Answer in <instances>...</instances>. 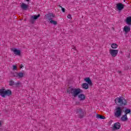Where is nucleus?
Segmentation results:
<instances>
[{
  "mask_svg": "<svg viewBox=\"0 0 131 131\" xmlns=\"http://www.w3.org/2000/svg\"><path fill=\"white\" fill-rule=\"evenodd\" d=\"M67 93L69 94V95H71L72 97L74 98H76L77 97L80 99V101H83V100H85V95L83 94H79L82 93V90L81 89L78 88V89H74L72 87H69L67 89Z\"/></svg>",
  "mask_w": 131,
  "mask_h": 131,
  "instance_id": "obj_1",
  "label": "nucleus"
},
{
  "mask_svg": "<svg viewBox=\"0 0 131 131\" xmlns=\"http://www.w3.org/2000/svg\"><path fill=\"white\" fill-rule=\"evenodd\" d=\"M124 107L118 106L115 110L114 115L117 118H119L122 115V112H124Z\"/></svg>",
  "mask_w": 131,
  "mask_h": 131,
  "instance_id": "obj_2",
  "label": "nucleus"
},
{
  "mask_svg": "<svg viewBox=\"0 0 131 131\" xmlns=\"http://www.w3.org/2000/svg\"><path fill=\"white\" fill-rule=\"evenodd\" d=\"M0 95L3 97V98H6V96L10 97L12 96V91L11 90H6L5 89H0Z\"/></svg>",
  "mask_w": 131,
  "mask_h": 131,
  "instance_id": "obj_3",
  "label": "nucleus"
},
{
  "mask_svg": "<svg viewBox=\"0 0 131 131\" xmlns=\"http://www.w3.org/2000/svg\"><path fill=\"white\" fill-rule=\"evenodd\" d=\"M115 103L116 104L119 103L120 104V106H122L123 105L125 106L127 104V101H126V99H122L121 98L117 97L115 99Z\"/></svg>",
  "mask_w": 131,
  "mask_h": 131,
  "instance_id": "obj_4",
  "label": "nucleus"
},
{
  "mask_svg": "<svg viewBox=\"0 0 131 131\" xmlns=\"http://www.w3.org/2000/svg\"><path fill=\"white\" fill-rule=\"evenodd\" d=\"M76 114H78V118L80 119L83 118L84 117V113H83V111L80 108H77Z\"/></svg>",
  "mask_w": 131,
  "mask_h": 131,
  "instance_id": "obj_5",
  "label": "nucleus"
},
{
  "mask_svg": "<svg viewBox=\"0 0 131 131\" xmlns=\"http://www.w3.org/2000/svg\"><path fill=\"white\" fill-rule=\"evenodd\" d=\"M110 54L111 55L112 57L115 58V57L117 56V54H118V50L110 49Z\"/></svg>",
  "mask_w": 131,
  "mask_h": 131,
  "instance_id": "obj_6",
  "label": "nucleus"
},
{
  "mask_svg": "<svg viewBox=\"0 0 131 131\" xmlns=\"http://www.w3.org/2000/svg\"><path fill=\"white\" fill-rule=\"evenodd\" d=\"M45 17L47 20L50 21L51 20H53V18H55V15L53 13H48L45 15Z\"/></svg>",
  "mask_w": 131,
  "mask_h": 131,
  "instance_id": "obj_7",
  "label": "nucleus"
},
{
  "mask_svg": "<svg viewBox=\"0 0 131 131\" xmlns=\"http://www.w3.org/2000/svg\"><path fill=\"white\" fill-rule=\"evenodd\" d=\"M11 51L12 52H14V54L15 55H16L17 56H20V55H21V51H20L19 50H17L15 48H12Z\"/></svg>",
  "mask_w": 131,
  "mask_h": 131,
  "instance_id": "obj_8",
  "label": "nucleus"
},
{
  "mask_svg": "<svg viewBox=\"0 0 131 131\" xmlns=\"http://www.w3.org/2000/svg\"><path fill=\"white\" fill-rule=\"evenodd\" d=\"M121 126L120 125V123H119V122L115 123L114 124L113 130H115L116 129H119L120 128Z\"/></svg>",
  "mask_w": 131,
  "mask_h": 131,
  "instance_id": "obj_9",
  "label": "nucleus"
},
{
  "mask_svg": "<svg viewBox=\"0 0 131 131\" xmlns=\"http://www.w3.org/2000/svg\"><path fill=\"white\" fill-rule=\"evenodd\" d=\"M117 8L119 11H121L124 9V5L122 4V3H118L117 4Z\"/></svg>",
  "mask_w": 131,
  "mask_h": 131,
  "instance_id": "obj_10",
  "label": "nucleus"
},
{
  "mask_svg": "<svg viewBox=\"0 0 131 131\" xmlns=\"http://www.w3.org/2000/svg\"><path fill=\"white\" fill-rule=\"evenodd\" d=\"M123 31L125 33H128L130 31V27L128 26H125L123 28Z\"/></svg>",
  "mask_w": 131,
  "mask_h": 131,
  "instance_id": "obj_11",
  "label": "nucleus"
},
{
  "mask_svg": "<svg viewBox=\"0 0 131 131\" xmlns=\"http://www.w3.org/2000/svg\"><path fill=\"white\" fill-rule=\"evenodd\" d=\"M85 81L87 82L89 84V85H90V86H92L93 85V82H92V80L90 78V77H88L84 79Z\"/></svg>",
  "mask_w": 131,
  "mask_h": 131,
  "instance_id": "obj_12",
  "label": "nucleus"
},
{
  "mask_svg": "<svg viewBox=\"0 0 131 131\" xmlns=\"http://www.w3.org/2000/svg\"><path fill=\"white\" fill-rule=\"evenodd\" d=\"M125 22L126 24L129 26L131 25V16L127 17L125 19Z\"/></svg>",
  "mask_w": 131,
  "mask_h": 131,
  "instance_id": "obj_13",
  "label": "nucleus"
},
{
  "mask_svg": "<svg viewBox=\"0 0 131 131\" xmlns=\"http://www.w3.org/2000/svg\"><path fill=\"white\" fill-rule=\"evenodd\" d=\"M128 119L127 118V115H124L121 117V120L122 121H127Z\"/></svg>",
  "mask_w": 131,
  "mask_h": 131,
  "instance_id": "obj_14",
  "label": "nucleus"
},
{
  "mask_svg": "<svg viewBox=\"0 0 131 131\" xmlns=\"http://www.w3.org/2000/svg\"><path fill=\"white\" fill-rule=\"evenodd\" d=\"M21 8L23 9V10H27V8H28V5L25 4V3H22L21 5Z\"/></svg>",
  "mask_w": 131,
  "mask_h": 131,
  "instance_id": "obj_15",
  "label": "nucleus"
},
{
  "mask_svg": "<svg viewBox=\"0 0 131 131\" xmlns=\"http://www.w3.org/2000/svg\"><path fill=\"white\" fill-rule=\"evenodd\" d=\"M24 73H23V72H19L17 73V77H18V78H22V77H24Z\"/></svg>",
  "mask_w": 131,
  "mask_h": 131,
  "instance_id": "obj_16",
  "label": "nucleus"
},
{
  "mask_svg": "<svg viewBox=\"0 0 131 131\" xmlns=\"http://www.w3.org/2000/svg\"><path fill=\"white\" fill-rule=\"evenodd\" d=\"M82 86L83 89H85V90H88V89H89V84L86 83H83L82 84Z\"/></svg>",
  "mask_w": 131,
  "mask_h": 131,
  "instance_id": "obj_17",
  "label": "nucleus"
},
{
  "mask_svg": "<svg viewBox=\"0 0 131 131\" xmlns=\"http://www.w3.org/2000/svg\"><path fill=\"white\" fill-rule=\"evenodd\" d=\"M96 117L97 118H99L100 119H106V117L99 114L97 115Z\"/></svg>",
  "mask_w": 131,
  "mask_h": 131,
  "instance_id": "obj_18",
  "label": "nucleus"
},
{
  "mask_svg": "<svg viewBox=\"0 0 131 131\" xmlns=\"http://www.w3.org/2000/svg\"><path fill=\"white\" fill-rule=\"evenodd\" d=\"M124 112H125V115H127V114H128V113H130V110L128 109V108H125Z\"/></svg>",
  "mask_w": 131,
  "mask_h": 131,
  "instance_id": "obj_19",
  "label": "nucleus"
},
{
  "mask_svg": "<svg viewBox=\"0 0 131 131\" xmlns=\"http://www.w3.org/2000/svg\"><path fill=\"white\" fill-rule=\"evenodd\" d=\"M11 77H18V73H11Z\"/></svg>",
  "mask_w": 131,
  "mask_h": 131,
  "instance_id": "obj_20",
  "label": "nucleus"
},
{
  "mask_svg": "<svg viewBox=\"0 0 131 131\" xmlns=\"http://www.w3.org/2000/svg\"><path fill=\"white\" fill-rule=\"evenodd\" d=\"M118 47V45L115 43H113L111 45V48H112V49H117Z\"/></svg>",
  "mask_w": 131,
  "mask_h": 131,
  "instance_id": "obj_21",
  "label": "nucleus"
},
{
  "mask_svg": "<svg viewBox=\"0 0 131 131\" xmlns=\"http://www.w3.org/2000/svg\"><path fill=\"white\" fill-rule=\"evenodd\" d=\"M31 17L35 20H36L39 18V17H40V14H38L37 15H33Z\"/></svg>",
  "mask_w": 131,
  "mask_h": 131,
  "instance_id": "obj_22",
  "label": "nucleus"
},
{
  "mask_svg": "<svg viewBox=\"0 0 131 131\" xmlns=\"http://www.w3.org/2000/svg\"><path fill=\"white\" fill-rule=\"evenodd\" d=\"M9 85H10V86H13V85H15V82L13 80L9 81Z\"/></svg>",
  "mask_w": 131,
  "mask_h": 131,
  "instance_id": "obj_23",
  "label": "nucleus"
},
{
  "mask_svg": "<svg viewBox=\"0 0 131 131\" xmlns=\"http://www.w3.org/2000/svg\"><path fill=\"white\" fill-rule=\"evenodd\" d=\"M50 22L52 24H53V25H57V24H58V23L56 21L53 20V19L50 20Z\"/></svg>",
  "mask_w": 131,
  "mask_h": 131,
  "instance_id": "obj_24",
  "label": "nucleus"
},
{
  "mask_svg": "<svg viewBox=\"0 0 131 131\" xmlns=\"http://www.w3.org/2000/svg\"><path fill=\"white\" fill-rule=\"evenodd\" d=\"M34 19H33V18H32V17H31V19L30 20V23H31L32 24H34Z\"/></svg>",
  "mask_w": 131,
  "mask_h": 131,
  "instance_id": "obj_25",
  "label": "nucleus"
},
{
  "mask_svg": "<svg viewBox=\"0 0 131 131\" xmlns=\"http://www.w3.org/2000/svg\"><path fill=\"white\" fill-rule=\"evenodd\" d=\"M20 84H21V83H20L19 81H18L17 83L14 84V85H15L16 87H18L19 85H20Z\"/></svg>",
  "mask_w": 131,
  "mask_h": 131,
  "instance_id": "obj_26",
  "label": "nucleus"
},
{
  "mask_svg": "<svg viewBox=\"0 0 131 131\" xmlns=\"http://www.w3.org/2000/svg\"><path fill=\"white\" fill-rule=\"evenodd\" d=\"M13 70H17V66H16L15 65H13Z\"/></svg>",
  "mask_w": 131,
  "mask_h": 131,
  "instance_id": "obj_27",
  "label": "nucleus"
},
{
  "mask_svg": "<svg viewBox=\"0 0 131 131\" xmlns=\"http://www.w3.org/2000/svg\"><path fill=\"white\" fill-rule=\"evenodd\" d=\"M67 18H68V19H72V17H71V14H69V15L67 16Z\"/></svg>",
  "mask_w": 131,
  "mask_h": 131,
  "instance_id": "obj_28",
  "label": "nucleus"
},
{
  "mask_svg": "<svg viewBox=\"0 0 131 131\" xmlns=\"http://www.w3.org/2000/svg\"><path fill=\"white\" fill-rule=\"evenodd\" d=\"M61 11H62L63 13H65V8L61 7Z\"/></svg>",
  "mask_w": 131,
  "mask_h": 131,
  "instance_id": "obj_29",
  "label": "nucleus"
},
{
  "mask_svg": "<svg viewBox=\"0 0 131 131\" xmlns=\"http://www.w3.org/2000/svg\"><path fill=\"white\" fill-rule=\"evenodd\" d=\"M24 67V66H23V64H21V66H20V69H22V68H23Z\"/></svg>",
  "mask_w": 131,
  "mask_h": 131,
  "instance_id": "obj_30",
  "label": "nucleus"
},
{
  "mask_svg": "<svg viewBox=\"0 0 131 131\" xmlns=\"http://www.w3.org/2000/svg\"><path fill=\"white\" fill-rule=\"evenodd\" d=\"M0 126H2V121H0Z\"/></svg>",
  "mask_w": 131,
  "mask_h": 131,
  "instance_id": "obj_31",
  "label": "nucleus"
},
{
  "mask_svg": "<svg viewBox=\"0 0 131 131\" xmlns=\"http://www.w3.org/2000/svg\"><path fill=\"white\" fill-rule=\"evenodd\" d=\"M26 2H28V3H29V2H30V0H26Z\"/></svg>",
  "mask_w": 131,
  "mask_h": 131,
  "instance_id": "obj_32",
  "label": "nucleus"
},
{
  "mask_svg": "<svg viewBox=\"0 0 131 131\" xmlns=\"http://www.w3.org/2000/svg\"><path fill=\"white\" fill-rule=\"evenodd\" d=\"M118 73H120V74L121 73V71H119Z\"/></svg>",
  "mask_w": 131,
  "mask_h": 131,
  "instance_id": "obj_33",
  "label": "nucleus"
},
{
  "mask_svg": "<svg viewBox=\"0 0 131 131\" xmlns=\"http://www.w3.org/2000/svg\"><path fill=\"white\" fill-rule=\"evenodd\" d=\"M60 7V8H62V6H61L60 5L59 6Z\"/></svg>",
  "mask_w": 131,
  "mask_h": 131,
  "instance_id": "obj_34",
  "label": "nucleus"
},
{
  "mask_svg": "<svg viewBox=\"0 0 131 131\" xmlns=\"http://www.w3.org/2000/svg\"><path fill=\"white\" fill-rule=\"evenodd\" d=\"M26 20H27V19L25 18V19H24V21H26Z\"/></svg>",
  "mask_w": 131,
  "mask_h": 131,
  "instance_id": "obj_35",
  "label": "nucleus"
},
{
  "mask_svg": "<svg viewBox=\"0 0 131 131\" xmlns=\"http://www.w3.org/2000/svg\"><path fill=\"white\" fill-rule=\"evenodd\" d=\"M73 49H75V47H74Z\"/></svg>",
  "mask_w": 131,
  "mask_h": 131,
  "instance_id": "obj_36",
  "label": "nucleus"
},
{
  "mask_svg": "<svg viewBox=\"0 0 131 131\" xmlns=\"http://www.w3.org/2000/svg\"><path fill=\"white\" fill-rule=\"evenodd\" d=\"M124 2H125V0H124Z\"/></svg>",
  "mask_w": 131,
  "mask_h": 131,
  "instance_id": "obj_37",
  "label": "nucleus"
},
{
  "mask_svg": "<svg viewBox=\"0 0 131 131\" xmlns=\"http://www.w3.org/2000/svg\"><path fill=\"white\" fill-rule=\"evenodd\" d=\"M130 114H131V113H130Z\"/></svg>",
  "mask_w": 131,
  "mask_h": 131,
  "instance_id": "obj_38",
  "label": "nucleus"
}]
</instances>
